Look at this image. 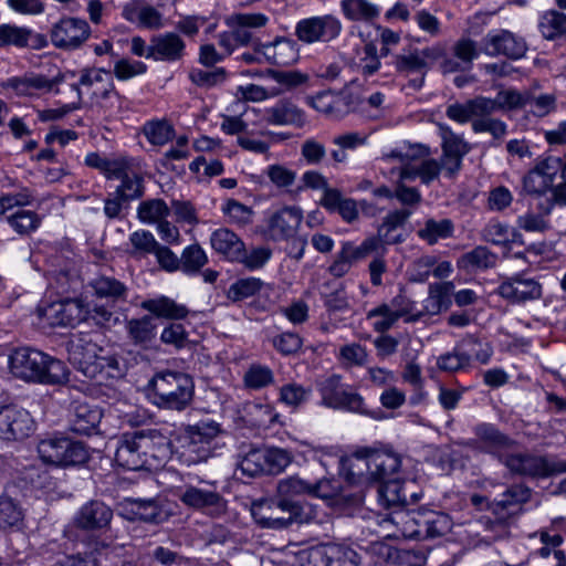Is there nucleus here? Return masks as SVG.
Wrapping results in <instances>:
<instances>
[{
    "label": "nucleus",
    "instance_id": "obj_1",
    "mask_svg": "<svg viewBox=\"0 0 566 566\" xmlns=\"http://www.w3.org/2000/svg\"><path fill=\"white\" fill-rule=\"evenodd\" d=\"M69 360L84 377L103 385L126 373L125 361L117 355H103V348L87 334H78L67 344Z\"/></svg>",
    "mask_w": 566,
    "mask_h": 566
},
{
    "label": "nucleus",
    "instance_id": "obj_2",
    "mask_svg": "<svg viewBox=\"0 0 566 566\" xmlns=\"http://www.w3.org/2000/svg\"><path fill=\"white\" fill-rule=\"evenodd\" d=\"M10 373L24 381L61 385L69 380L65 364L41 350L21 347L9 356Z\"/></svg>",
    "mask_w": 566,
    "mask_h": 566
},
{
    "label": "nucleus",
    "instance_id": "obj_3",
    "mask_svg": "<svg viewBox=\"0 0 566 566\" xmlns=\"http://www.w3.org/2000/svg\"><path fill=\"white\" fill-rule=\"evenodd\" d=\"M251 513L261 527L283 530L293 523H321L317 507L306 502H289L274 494L273 497L261 499L252 503Z\"/></svg>",
    "mask_w": 566,
    "mask_h": 566
},
{
    "label": "nucleus",
    "instance_id": "obj_4",
    "mask_svg": "<svg viewBox=\"0 0 566 566\" xmlns=\"http://www.w3.org/2000/svg\"><path fill=\"white\" fill-rule=\"evenodd\" d=\"M150 397L160 409L182 411L192 401V378L180 371L165 370L157 373L149 381Z\"/></svg>",
    "mask_w": 566,
    "mask_h": 566
},
{
    "label": "nucleus",
    "instance_id": "obj_5",
    "mask_svg": "<svg viewBox=\"0 0 566 566\" xmlns=\"http://www.w3.org/2000/svg\"><path fill=\"white\" fill-rule=\"evenodd\" d=\"M77 76V81L72 86L76 91L78 104L83 94H87L93 106L111 112L115 108L116 102L122 99L115 90L111 71L102 67H84L78 71Z\"/></svg>",
    "mask_w": 566,
    "mask_h": 566
},
{
    "label": "nucleus",
    "instance_id": "obj_6",
    "mask_svg": "<svg viewBox=\"0 0 566 566\" xmlns=\"http://www.w3.org/2000/svg\"><path fill=\"white\" fill-rule=\"evenodd\" d=\"M493 355V348L473 335H468L458 342L452 350L441 354L437 358V368L448 374L468 373L473 360L488 364Z\"/></svg>",
    "mask_w": 566,
    "mask_h": 566
},
{
    "label": "nucleus",
    "instance_id": "obj_7",
    "mask_svg": "<svg viewBox=\"0 0 566 566\" xmlns=\"http://www.w3.org/2000/svg\"><path fill=\"white\" fill-rule=\"evenodd\" d=\"M219 433V423L214 421L188 426L181 438V460L188 465L207 461L212 455V442Z\"/></svg>",
    "mask_w": 566,
    "mask_h": 566
},
{
    "label": "nucleus",
    "instance_id": "obj_8",
    "mask_svg": "<svg viewBox=\"0 0 566 566\" xmlns=\"http://www.w3.org/2000/svg\"><path fill=\"white\" fill-rule=\"evenodd\" d=\"M401 467V458L391 450H373L365 455H355L350 461V473L363 475L364 469L368 479L377 482H385L398 478Z\"/></svg>",
    "mask_w": 566,
    "mask_h": 566
},
{
    "label": "nucleus",
    "instance_id": "obj_9",
    "mask_svg": "<svg viewBox=\"0 0 566 566\" xmlns=\"http://www.w3.org/2000/svg\"><path fill=\"white\" fill-rule=\"evenodd\" d=\"M38 453L44 463L55 467L80 465L88 459V450L83 442L62 436L42 439Z\"/></svg>",
    "mask_w": 566,
    "mask_h": 566
},
{
    "label": "nucleus",
    "instance_id": "obj_10",
    "mask_svg": "<svg viewBox=\"0 0 566 566\" xmlns=\"http://www.w3.org/2000/svg\"><path fill=\"white\" fill-rule=\"evenodd\" d=\"M342 29V22L337 17L315 15L302 19L295 24V36L305 44H325L337 39Z\"/></svg>",
    "mask_w": 566,
    "mask_h": 566
},
{
    "label": "nucleus",
    "instance_id": "obj_11",
    "mask_svg": "<svg viewBox=\"0 0 566 566\" xmlns=\"http://www.w3.org/2000/svg\"><path fill=\"white\" fill-rule=\"evenodd\" d=\"M36 314L51 327H74L84 321L85 306L77 298H66L39 306Z\"/></svg>",
    "mask_w": 566,
    "mask_h": 566
},
{
    "label": "nucleus",
    "instance_id": "obj_12",
    "mask_svg": "<svg viewBox=\"0 0 566 566\" xmlns=\"http://www.w3.org/2000/svg\"><path fill=\"white\" fill-rule=\"evenodd\" d=\"M91 35V28L84 19L63 17L55 22L50 31L52 44L62 50H76Z\"/></svg>",
    "mask_w": 566,
    "mask_h": 566
},
{
    "label": "nucleus",
    "instance_id": "obj_13",
    "mask_svg": "<svg viewBox=\"0 0 566 566\" xmlns=\"http://www.w3.org/2000/svg\"><path fill=\"white\" fill-rule=\"evenodd\" d=\"M375 522L384 536L421 539V513L399 510L386 517L377 516Z\"/></svg>",
    "mask_w": 566,
    "mask_h": 566
},
{
    "label": "nucleus",
    "instance_id": "obj_14",
    "mask_svg": "<svg viewBox=\"0 0 566 566\" xmlns=\"http://www.w3.org/2000/svg\"><path fill=\"white\" fill-rule=\"evenodd\" d=\"M496 293L511 304H524L539 300L543 290L541 283L535 279L514 274L500 283Z\"/></svg>",
    "mask_w": 566,
    "mask_h": 566
},
{
    "label": "nucleus",
    "instance_id": "obj_15",
    "mask_svg": "<svg viewBox=\"0 0 566 566\" xmlns=\"http://www.w3.org/2000/svg\"><path fill=\"white\" fill-rule=\"evenodd\" d=\"M526 50L525 41L507 30L489 32L482 39L480 49L482 53L489 56L505 55L513 60L522 57Z\"/></svg>",
    "mask_w": 566,
    "mask_h": 566
},
{
    "label": "nucleus",
    "instance_id": "obj_16",
    "mask_svg": "<svg viewBox=\"0 0 566 566\" xmlns=\"http://www.w3.org/2000/svg\"><path fill=\"white\" fill-rule=\"evenodd\" d=\"M439 132L442 139V167L448 177L457 175L462 167L463 157L470 151V146L463 138L454 134L444 124H439Z\"/></svg>",
    "mask_w": 566,
    "mask_h": 566
},
{
    "label": "nucleus",
    "instance_id": "obj_17",
    "mask_svg": "<svg viewBox=\"0 0 566 566\" xmlns=\"http://www.w3.org/2000/svg\"><path fill=\"white\" fill-rule=\"evenodd\" d=\"M34 422L25 409L15 406L0 408V438L8 441L21 440L31 434Z\"/></svg>",
    "mask_w": 566,
    "mask_h": 566
},
{
    "label": "nucleus",
    "instance_id": "obj_18",
    "mask_svg": "<svg viewBox=\"0 0 566 566\" xmlns=\"http://www.w3.org/2000/svg\"><path fill=\"white\" fill-rule=\"evenodd\" d=\"M144 440V429L123 433L118 440L115 451V461L119 467L127 470H143L142 449L147 444Z\"/></svg>",
    "mask_w": 566,
    "mask_h": 566
},
{
    "label": "nucleus",
    "instance_id": "obj_19",
    "mask_svg": "<svg viewBox=\"0 0 566 566\" xmlns=\"http://www.w3.org/2000/svg\"><path fill=\"white\" fill-rule=\"evenodd\" d=\"M444 57V49L433 45L423 50H407L395 56V67L400 73H426L438 60Z\"/></svg>",
    "mask_w": 566,
    "mask_h": 566
},
{
    "label": "nucleus",
    "instance_id": "obj_20",
    "mask_svg": "<svg viewBox=\"0 0 566 566\" xmlns=\"http://www.w3.org/2000/svg\"><path fill=\"white\" fill-rule=\"evenodd\" d=\"M473 431L475 439L470 441L468 446L494 454L499 459L505 451H510L515 446L514 440L501 432L492 423H479L474 427Z\"/></svg>",
    "mask_w": 566,
    "mask_h": 566
},
{
    "label": "nucleus",
    "instance_id": "obj_21",
    "mask_svg": "<svg viewBox=\"0 0 566 566\" xmlns=\"http://www.w3.org/2000/svg\"><path fill=\"white\" fill-rule=\"evenodd\" d=\"M262 119L271 126H292L302 128L307 123L304 109L290 98H281L263 111Z\"/></svg>",
    "mask_w": 566,
    "mask_h": 566
},
{
    "label": "nucleus",
    "instance_id": "obj_22",
    "mask_svg": "<svg viewBox=\"0 0 566 566\" xmlns=\"http://www.w3.org/2000/svg\"><path fill=\"white\" fill-rule=\"evenodd\" d=\"M180 502L193 510L207 511L211 515H218L224 511L222 496L211 490L186 485L177 494Z\"/></svg>",
    "mask_w": 566,
    "mask_h": 566
},
{
    "label": "nucleus",
    "instance_id": "obj_23",
    "mask_svg": "<svg viewBox=\"0 0 566 566\" xmlns=\"http://www.w3.org/2000/svg\"><path fill=\"white\" fill-rule=\"evenodd\" d=\"M303 212L297 207H284L268 219V234L274 241L287 240L297 232Z\"/></svg>",
    "mask_w": 566,
    "mask_h": 566
},
{
    "label": "nucleus",
    "instance_id": "obj_24",
    "mask_svg": "<svg viewBox=\"0 0 566 566\" xmlns=\"http://www.w3.org/2000/svg\"><path fill=\"white\" fill-rule=\"evenodd\" d=\"M146 449H142L143 470H158L170 455V440L157 429H144Z\"/></svg>",
    "mask_w": 566,
    "mask_h": 566
},
{
    "label": "nucleus",
    "instance_id": "obj_25",
    "mask_svg": "<svg viewBox=\"0 0 566 566\" xmlns=\"http://www.w3.org/2000/svg\"><path fill=\"white\" fill-rule=\"evenodd\" d=\"M186 53V43L176 32H165L151 36L148 57L155 61L178 62Z\"/></svg>",
    "mask_w": 566,
    "mask_h": 566
},
{
    "label": "nucleus",
    "instance_id": "obj_26",
    "mask_svg": "<svg viewBox=\"0 0 566 566\" xmlns=\"http://www.w3.org/2000/svg\"><path fill=\"white\" fill-rule=\"evenodd\" d=\"M122 17L143 29L158 30L164 27L163 14L145 0H132L125 3Z\"/></svg>",
    "mask_w": 566,
    "mask_h": 566
},
{
    "label": "nucleus",
    "instance_id": "obj_27",
    "mask_svg": "<svg viewBox=\"0 0 566 566\" xmlns=\"http://www.w3.org/2000/svg\"><path fill=\"white\" fill-rule=\"evenodd\" d=\"M500 461L515 474L530 476H544L549 473L546 460L530 453H514L505 451Z\"/></svg>",
    "mask_w": 566,
    "mask_h": 566
},
{
    "label": "nucleus",
    "instance_id": "obj_28",
    "mask_svg": "<svg viewBox=\"0 0 566 566\" xmlns=\"http://www.w3.org/2000/svg\"><path fill=\"white\" fill-rule=\"evenodd\" d=\"M113 511L105 503L93 500L85 503L74 516V525L82 530H102L109 525Z\"/></svg>",
    "mask_w": 566,
    "mask_h": 566
},
{
    "label": "nucleus",
    "instance_id": "obj_29",
    "mask_svg": "<svg viewBox=\"0 0 566 566\" xmlns=\"http://www.w3.org/2000/svg\"><path fill=\"white\" fill-rule=\"evenodd\" d=\"M265 63L276 66H289L300 59V49L295 40L276 36L273 41L263 43Z\"/></svg>",
    "mask_w": 566,
    "mask_h": 566
},
{
    "label": "nucleus",
    "instance_id": "obj_30",
    "mask_svg": "<svg viewBox=\"0 0 566 566\" xmlns=\"http://www.w3.org/2000/svg\"><path fill=\"white\" fill-rule=\"evenodd\" d=\"M103 418L102 409L86 401H74L72 406V430L80 434L92 433Z\"/></svg>",
    "mask_w": 566,
    "mask_h": 566
},
{
    "label": "nucleus",
    "instance_id": "obj_31",
    "mask_svg": "<svg viewBox=\"0 0 566 566\" xmlns=\"http://www.w3.org/2000/svg\"><path fill=\"white\" fill-rule=\"evenodd\" d=\"M531 496L530 489L522 484L509 488L499 500H494L491 510L495 516L510 517L516 514L520 506Z\"/></svg>",
    "mask_w": 566,
    "mask_h": 566
},
{
    "label": "nucleus",
    "instance_id": "obj_32",
    "mask_svg": "<svg viewBox=\"0 0 566 566\" xmlns=\"http://www.w3.org/2000/svg\"><path fill=\"white\" fill-rule=\"evenodd\" d=\"M210 242L216 252L231 261H238L244 256V243L230 229L216 230L211 234Z\"/></svg>",
    "mask_w": 566,
    "mask_h": 566
},
{
    "label": "nucleus",
    "instance_id": "obj_33",
    "mask_svg": "<svg viewBox=\"0 0 566 566\" xmlns=\"http://www.w3.org/2000/svg\"><path fill=\"white\" fill-rule=\"evenodd\" d=\"M128 339L142 348H148L156 338L157 324L154 316L145 315L139 318H130L126 323Z\"/></svg>",
    "mask_w": 566,
    "mask_h": 566
},
{
    "label": "nucleus",
    "instance_id": "obj_34",
    "mask_svg": "<svg viewBox=\"0 0 566 566\" xmlns=\"http://www.w3.org/2000/svg\"><path fill=\"white\" fill-rule=\"evenodd\" d=\"M379 502L387 509L389 507H402L412 502H416L415 494L407 492V484L399 478H395L381 483L378 489Z\"/></svg>",
    "mask_w": 566,
    "mask_h": 566
},
{
    "label": "nucleus",
    "instance_id": "obj_35",
    "mask_svg": "<svg viewBox=\"0 0 566 566\" xmlns=\"http://www.w3.org/2000/svg\"><path fill=\"white\" fill-rule=\"evenodd\" d=\"M235 27L232 28L231 32L239 46H249L253 42L260 40L249 30V28H262L268 22V17L262 13H240L234 17Z\"/></svg>",
    "mask_w": 566,
    "mask_h": 566
},
{
    "label": "nucleus",
    "instance_id": "obj_36",
    "mask_svg": "<svg viewBox=\"0 0 566 566\" xmlns=\"http://www.w3.org/2000/svg\"><path fill=\"white\" fill-rule=\"evenodd\" d=\"M132 520L160 524L168 518V513L157 499H133L128 501Z\"/></svg>",
    "mask_w": 566,
    "mask_h": 566
},
{
    "label": "nucleus",
    "instance_id": "obj_37",
    "mask_svg": "<svg viewBox=\"0 0 566 566\" xmlns=\"http://www.w3.org/2000/svg\"><path fill=\"white\" fill-rule=\"evenodd\" d=\"M483 102L486 104V115L497 111L520 109L527 106V92H518L513 88L502 90L496 94L495 98L483 96Z\"/></svg>",
    "mask_w": 566,
    "mask_h": 566
},
{
    "label": "nucleus",
    "instance_id": "obj_38",
    "mask_svg": "<svg viewBox=\"0 0 566 566\" xmlns=\"http://www.w3.org/2000/svg\"><path fill=\"white\" fill-rule=\"evenodd\" d=\"M54 84L55 81L39 74L11 77L6 82L7 87L12 88L18 95L25 96H33L40 91L50 92Z\"/></svg>",
    "mask_w": 566,
    "mask_h": 566
},
{
    "label": "nucleus",
    "instance_id": "obj_39",
    "mask_svg": "<svg viewBox=\"0 0 566 566\" xmlns=\"http://www.w3.org/2000/svg\"><path fill=\"white\" fill-rule=\"evenodd\" d=\"M142 308L148 311L156 317L166 319H182L189 313L185 305L178 304L167 296L146 300L142 303Z\"/></svg>",
    "mask_w": 566,
    "mask_h": 566
},
{
    "label": "nucleus",
    "instance_id": "obj_40",
    "mask_svg": "<svg viewBox=\"0 0 566 566\" xmlns=\"http://www.w3.org/2000/svg\"><path fill=\"white\" fill-rule=\"evenodd\" d=\"M33 38L41 42L40 46L45 44V40L39 34L34 35L29 28L9 23L0 24V48H27L29 46L30 40Z\"/></svg>",
    "mask_w": 566,
    "mask_h": 566
},
{
    "label": "nucleus",
    "instance_id": "obj_41",
    "mask_svg": "<svg viewBox=\"0 0 566 566\" xmlns=\"http://www.w3.org/2000/svg\"><path fill=\"white\" fill-rule=\"evenodd\" d=\"M564 524L563 518L554 520L549 527L542 528L537 533L531 535V538H539L542 546L537 549V554L546 558L551 555L555 557V552H563L559 549L564 538L560 534V527Z\"/></svg>",
    "mask_w": 566,
    "mask_h": 566
},
{
    "label": "nucleus",
    "instance_id": "obj_42",
    "mask_svg": "<svg viewBox=\"0 0 566 566\" xmlns=\"http://www.w3.org/2000/svg\"><path fill=\"white\" fill-rule=\"evenodd\" d=\"M485 105L483 96H478L463 104L454 103L449 105L446 114L451 120L459 124H465L471 120V118L475 119L478 115H486Z\"/></svg>",
    "mask_w": 566,
    "mask_h": 566
},
{
    "label": "nucleus",
    "instance_id": "obj_43",
    "mask_svg": "<svg viewBox=\"0 0 566 566\" xmlns=\"http://www.w3.org/2000/svg\"><path fill=\"white\" fill-rule=\"evenodd\" d=\"M368 135L360 132H345L333 138L337 149L331 151V157L336 164L347 160V150H355L367 144Z\"/></svg>",
    "mask_w": 566,
    "mask_h": 566
},
{
    "label": "nucleus",
    "instance_id": "obj_44",
    "mask_svg": "<svg viewBox=\"0 0 566 566\" xmlns=\"http://www.w3.org/2000/svg\"><path fill=\"white\" fill-rule=\"evenodd\" d=\"M382 305L384 311L389 312L397 322L402 318L406 323H415L423 317V313L417 312L416 303L403 293H399Z\"/></svg>",
    "mask_w": 566,
    "mask_h": 566
},
{
    "label": "nucleus",
    "instance_id": "obj_45",
    "mask_svg": "<svg viewBox=\"0 0 566 566\" xmlns=\"http://www.w3.org/2000/svg\"><path fill=\"white\" fill-rule=\"evenodd\" d=\"M275 494L284 501L297 502V496H311V481L296 474L280 479L275 485Z\"/></svg>",
    "mask_w": 566,
    "mask_h": 566
},
{
    "label": "nucleus",
    "instance_id": "obj_46",
    "mask_svg": "<svg viewBox=\"0 0 566 566\" xmlns=\"http://www.w3.org/2000/svg\"><path fill=\"white\" fill-rule=\"evenodd\" d=\"M454 230L453 222L450 219H427L422 227L418 229L417 235L433 245L439 240L452 237Z\"/></svg>",
    "mask_w": 566,
    "mask_h": 566
},
{
    "label": "nucleus",
    "instance_id": "obj_47",
    "mask_svg": "<svg viewBox=\"0 0 566 566\" xmlns=\"http://www.w3.org/2000/svg\"><path fill=\"white\" fill-rule=\"evenodd\" d=\"M340 10L349 21L368 22L379 15L378 7L367 0H342Z\"/></svg>",
    "mask_w": 566,
    "mask_h": 566
},
{
    "label": "nucleus",
    "instance_id": "obj_48",
    "mask_svg": "<svg viewBox=\"0 0 566 566\" xmlns=\"http://www.w3.org/2000/svg\"><path fill=\"white\" fill-rule=\"evenodd\" d=\"M421 539L440 537L451 530V520L441 512L421 513Z\"/></svg>",
    "mask_w": 566,
    "mask_h": 566
},
{
    "label": "nucleus",
    "instance_id": "obj_49",
    "mask_svg": "<svg viewBox=\"0 0 566 566\" xmlns=\"http://www.w3.org/2000/svg\"><path fill=\"white\" fill-rule=\"evenodd\" d=\"M347 250L352 254L355 262L366 259L369 255L378 256L385 255L387 252L386 245L388 244L382 235H373L366 238L360 245H355L353 242H344Z\"/></svg>",
    "mask_w": 566,
    "mask_h": 566
},
{
    "label": "nucleus",
    "instance_id": "obj_50",
    "mask_svg": "<svg viewBox=\"0 0 566 566\" xmlns=\"http://www.w3.org/2000/svg\"><path fill=\"white\" fill-rule=\"evenodd\" d=\"M497 255L486 247L479 245L464 253L459 265L465 270H486L496 265Z\"/></svg>",
    "mask_w": 566,
    "mask_h": 566
},
{
    "label": "nucleus",
    "instance_id": "obj_51",
    "mask_svg": "<svg viewBox=\"0 0 566 566\" xmlns=\"http://www.w3.org/2000/svg\"><path fill=\"white\" fill-rule=\"evenodd\" d=\"M429 155V149L423 146L417 147V151L411 153L408 151L406 154H402L401 151L392 150L390 154H388L387 158H395L399 159L400 161L405 163L402 167L399 170V180L401 182L405 181H413L417 178H420V167L419 164L409 161L416 156L424 157Z\"/></svg>",
    "mask_w": 566,
    "mask_h": 566
},
{
    "label": "nucleus",
    "instance_id": "obj_52",
    "mask_svg": "<svg viewBox=\"0 0 566 566\" xmlns=\"http://www.w3.org/2000/svg\"><path fill=\"white\" fill-rule=\"evenodd\" d=\"M169 214L170 207L159 198L144 200L137 208V218L146 224H157Z\"/></svg>",
    "mask_w": 566,
    "mask_h": 566
},
{
    "label": "nucleus",
    "instance_id": "obj_53",
    "mask_svg": "<svg viewBox=\"0 0 566 566\" xmlns=\"http://www.w3.org/2000/svg\"><path fill=\"white\" fill-rule=\"evenodd\" d=\"M91 286L98 297L109 298L113 302L124 301L126 298V286L115 277L105 275L98 276L92 281Z\"/></svg>",
    "mask_w": 566,
    "mask_h": 566
},
{
    "label": "nucleus",
    "instance_id": "obj_54",
    "mask_svg": "<svg viewBox=\"0 0 566 566\" xmlns=\"http://www.w3.org/2000/svg\"><path fill=\"white\" fill-rule=\"evenodd\" d=\"M238 469L243 475L254 478L265 473L264 448H250L240 455Z\"/></svg>",
    "mask_w": 566,
    "mask_h": 566
},
{
    "label": "nucleus",
    "instance_id": "obj_55",
    "mask_svg": "<svg viewBox=\"0 0 566 566\" xmlns=\"http://www.w3.org/2000/svg\"><path fill=\"white\" fill-rule=\"evenodd\" d=\"M543 36L547 40H554L566 33V14L551 10L545 12L538 23Z\"/></svg>",
    "mask_w": 566,
    "mask_h": 566
},
{
    "label": "nucleus",
    "instance_id": "obj_56",
    "mask_svg": "<svg viewBox=\"0 0 566 566\" xmlns=\"http://www.w3.org/2000/svg\"><path fill=\"white\" fill-rule=\"evenodd\" d=\"M306 103L319 113L325 115H339L342 112L343 98L331 92H319L314 96H307Z\"/></svg>",
    "mask_w": 566,
    "mask_h": 566
},
{
    "label": "nucleus",
    "instance_id": "obj_57",
    "mask_svg": "<svg viewBox=\"0 0 566 566\" xmlns=\"http://www.w3.org/2000/svg\"><path fill=\"white\" fill-rule=\"evenodd\" d=\"M411 217V209H395L389 211L382 219V222L378 229V234L382 235L387 243L395 244L401 242L400 237L395 239L389 238V232L395 229L402 227L408 219Z\"/></svg>",
    "mask_w": 566,
    "mask_h": 566
},
{
    "label": "nucleus",
    "instance_id": "obj_58",
    "mask_svg": "<svg viewBox=\"0 0 566 566\" xmlns=\"http://www.w3.org/2000/svg\"><path fill=\"white\" fill-rule=\"evenodd\" d=\"M10 227L21 235H28L41 224V218L30 210L19 209L7 217Z\"/></svg>",
    "mask_w": 566,
    "mask_h": 566
},
{
    "label": "nucleus",
    "instance_id": "obj_59",
    "mask_svg": "<svg viewBox=\"0 0 566 566\" xmlns=\"http://www.w3.org/2000/svg\"><path fill=\"white\" fill-rule=\"evenodd\" d=\"M333 409L345 410L371 418H377V412L368 408L364 397L355 390L346 389Z\"/></svg>",
    "mask_w": 566,
    "mask_h": 566
},
{
    "label": "nucleus",
    "instance_id": "obj_60",
    "mask_svg": "<svg viewBox=\"0 0 566 566\" xmlns=\"http://www.w3.org/2000/svg\"><path fill=\"white\" fill-rule=\"evenodd\" d=\"M266 75L281 85L277 88L282 91V94L306 84L310 78L307 74L296 70L279 71L269 69Z\"/></svg>",
    "mask_w": 566,
    "mask_h": 566
},
{
    "label": "nucleus",
    "instance_id": "obj_61",
    "mask_svg": "<svg viewBox=\"0 0 566 566\" xmlns=\"http://www.w3.org/2000/svg\"><path fill=\"white\" fill-rule=\"evenodd\" d=\"M208 262V256L199 244L184 249L180 256V270L186 274L198 273Z\"/></svg>",
    "mask_w": 566,
    "mask_h": 566
},
{
    "label": "nucleus",
    "instance_id": "obj_62",
    "mask_svg": "<svg viewBox=\"0 0 566 566\" xmlns=\"http://www.w3.org/2000/svg\"><path fill=\"white\" fill-rule=\"evenodd\" d=\"M312 395L311 387H304L297 382H289L280 389V401L294 409L305 403Z\"/></svg>",
    "mask_w": 566,
    "mask_h": 566
},
{
    "label": "nucleus",
    "instance_id": "obj_63",
    "mask_svg": "<svg viewBox=\"0 0 566 566\" xmlns=\"http://www.w3.org/2000/svg\"><path fill=\"white\" fill-rule=\"evenodd\" d=\"M346 387L342 384L338 375H332L318 384V391L322 397L323 405L333 408L346 391Z\"/></svg>",
    "mask_w": 566,
    "mask_h": 566
},
{
    "label": "nucleus",
    "instance_id": "obj_64",
    "mask_svg": "<svg viewBox=\"0 0 566 566\" xmlns=\"http://www.w3.org/2000/svg\"><path fill=\"white\" fill-rule=\"evenodd\" d=\"M265 474H279L293 461L290 451L281 448H264Z\"/></svg>",
    "mask_w": 566,
    "mask_h": 566
}]
</instances>
